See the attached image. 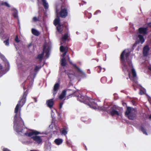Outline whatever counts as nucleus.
<instances>
[{
    "instance_id": "obj_1",
    "label": "nucleus",
    "mask_w": 151,
    "mask_h": 151,
    "mask_svg": "<svg viewBox=\"0 0 151 151\" xmlns=\"http://www.w3.org/2000/svg\"><path fill=\"white\" fill-rule=\"evenodd\" d=\"M130 52L128 49L124 50L121 55L123 70L126 75L129 76L131 81L137 83L136 73L129 58Z\"/></svg>"
},
{
    "instance_id": "obj_2",
    "label": "nucleus",
    "mask_w": 151,
    "mask_h": 151,
    "mask_svg": "<svg viewBox=\"0 0 151 151\" xmlns=\"http://www.w3.org/2000/svg\"><path fill=\"white\" fill-rule=\"evenodd\" d=\"M27 94V93L24 92V96L25 95V96L19 101L14 111L15 114L14 117V130L19 134H20L21 132L23 133L22 130L24 127V121L20 117V111L21 108L25 103Z\"/></svg>"
},
{
    "instance_id": "obj_3",
    "label": "nucleus",
    "mask_w": 151,
    "mask_h": 151,
    "mask_svg": "<svg viewBox=\"0 0 151 151\" xmlns=\"http://www.w3.org/2000/svg\"><path fill=\"white\" fill-rule=\"evenodd\" d=\"M77 99L81 102L86 104L93 109H98L99 110L106 111L108 113L110 114L112 116H119L121 115V113L116 111L113 106H110L107 108L99 106L94 102L93 100L87 96H84L81 94H80L77 97Z\"/></svg>"
},
{
    "instance_id": "obj_4",
    "label": "nucleus",
    "mask_w": 151,
    "mask_h": 151,
    "mask_svg": "<svg viewBox=\"0 0 151 151\" xmlns=\"http://www.w3.org/2000/svg\"><path fill=\"white\" fill-rule=\"evenodd\" d=\"M51 43L50 42L45 43L43 47V51L42 53L39 54L37 57V59L40 61L42 60L43 56V55L45 54V56L47 58H48L50 55V51L51 48Z\"/></svg>"
},
{
    "instance_id": "obj_5",
    "label": "nucleus",
    "mask_w": 151,
    "mask_h": 151,
    "mask_svg": "<svg viewBox=\"0 0 151 151\" xmlns=\"http://www.w3.org/2000/svg\"><path fill=\"white\" fill-rule=\"evenodd\" d=\"M147 27H142L138 29V32L140 34L138 35V38L142 44L145 42L144 36L147 34Z\"/></svg>"
},
{
    "instance_id": "obj_6",
    "label": "nucleus",
    "mask_w": 151,
    "mask_h": 151,
    "mask_svg": "<svg viewBox=\"0 0 151 151\" xmlns=\"http://www.w3.org/2000/svg\"><path fill=\"white\" fill-rule=\"evenodd\" d=\"M137 111L135 109L128 107L125 112V115L128 118L131 120H134L135 118Z\"/></svg>"
},
{
    "instance_id": "obj_7",
    "label": "nucleus",
    "mask_w": 151,
    "mask_h": 151,
    "mask_svg": "<svg viewBox=\"0 0 151 151\" xmlns=\"http://www.w3.org/2000/svg\"><path fill=\"white\" fill-rule=\"evenodd\" d=\"M60 50L61 52H64V53L61 55L63 58L61 60V65L62 66H65L66 64L65 56L68 52V48L67 47H64L61 45L60 47Z\"/></svg>"
},
{
    "instance_id": "obj_8",
    "label": "nucleus",
    "mask_w": 151,
    "mask_h": 151,
    "mask_svg": "<svg viewBox=\"0 0 151 151\" xmlns=\"http://www.w3.org/2000/svg\"><path fill=\"white\" fill-rule=\"evenodd\" d=\"M68 60L70 63L73 64L74 66L75 70L82 77H86V74L81 69L77 67L75 64H73L72 62L70 60V58L69 56H68Z\"/></svg>"
},
{
    "instance_id": "obj_9",
    "label": "nucleus",
    "mask_w": 151,
    "mask_h": 151,
    "mask_svg": "<svg viewBox=\"0 0 151 151\" xmlns=\"http://www.w3.org/2000/svg\"><path fill=\"white\" fill-rule=\"evenodd\" d=\"M54 24L56 27L58 31L59 32H62L63 30V26L60 23V20L59 18L55 19L54 21Z\"/></svg>"
},
{
    "instance_id": "obj_10",
    "label": "nucleus",
    "mask_w": 151,
    "mask_h": 151,
    "mask_svg": "<svg viewBox=\"0 0 151 151\" xmlns=\"http://www.w3.org/2000/svg\"><path fill=\"white\" fill-rule=\"evenodd\" d=\"M140 129L143 132V133L145 134L146 135H148V134L150 133V132L151 130V127L149 125L148 126L146 127L145 129H146V130L147 131V132H146L145 130V128L143 127L142 126H141L140 127Z\"/></svg>"
},
{
    "instance_id": "obj_11",
    "label": "nucleus",
    "mask_w": 151,
    "mask_h": 151,
    "mask_svg": "<svg viewBox=\"0 0 151 151\" xmlns=\"http://www.w3.org/2000/svg\"><path fill=\"white\" fill-rule=\"evenodd\" d=\"M0 37L2 39L9 38V35L7 34H4V31L3 28L0 29Z\"/></svg>"
},
{
    "instance_id": "obj_12",
    "label": "nucleus",
    "mask_w": 151,
    "mask_h": 151,
    "mask_svg": "<svg viewBox=\"0 0 151 151\" xmlns=\"http://www.w3.org/2000/svg\"><path fill=\"white\" fill-rule=\"evenodd\" d=\"M1 58L3 60V61L5 62V65L6 67V72H7L8 71L9 69V64L4 56L1 55Z\"/></svg>"
},
{
    "instance_id": "obj_13",
    "label": "nucleus",
    "mask_w": 151,
    "mask_h": 151,
    "mask_svg": "<svg viewBox=\"0 0 151 151\" xmlns=\"http://www.w3.org/2000/svg\"><path fill=\"white\" fill-rule=\"evenodd\" d=\"M25 135L30 137L34 134L37 135L40 134V132L36 130H32V132H27L24 133Z\"/></svg>"
},
{
    "instance_id": "obj_14",
    "label": "nucleus",
    "mask_w": 151,
    "mask_h": 151,
    "mask_svg": "<svg viewBox=\"0 0 151 151\" xmlns=\"http://www.w3.org/2000/svg\"><path fill=\"white\" fill-rule=\"evenodd\" d=\"M32 138L38 144H40L42 141V139L41 137L39 136H35L32 137Z\"/></svg>"
},
{
    "instance_id": "obj_15",
    "label": "nucleus",
    "mask_w": 151,
    "mask_h": 151,
    "mask_svg": "<svg viewBox=\"0 0 151 151\" xmlns=\"http://www.w3.org/2000/svg\"><path fill=\"white\" fill-rule=\"evenodd\" d=\"M69 35V33L68 32H67L64 35H63L62 37V40L61 41V45L63 44V43L65 42Z\"/></svg>"
},
{
    "instance_id": "obj_16",
    "label": "nucleus",
    "mask_w": 151,
    "mask_h": 151,
    "mask_svg": "<svg viewBox=\"0 0 151 151\" xmlns=\"http://www.w3.org/2000/svg\"><path fill=\"white\" fill-rule=\"evenodd\" d=\"M68 15V12L67 9L64 8H62L60 12V15L62 17L65 18Z\"/></svg>"
},
{
    "instance_id": "obj_17",
    "label": "nucleus",
    "mask_w": 151,
    "mask_h": 151,
    "mask_svg": "<svg viewBox=\"0 0 151 151\" xmlns=\"http://www.w3.org/2000/svg\"><path fill=\"white\" fill-rule=\"evenodd\" d=\"M46 103L47 106L50 108H51L54 104V101L53 99L48 100L46 101Z\"/></svg>"
},
{
    "instance_id": "obj_18",
    "label": "nucleus",
    "mask_w": 151,
    "mask_h": 151,
    "mask_svg": "<svg viewBox=\"0 0 151 151\" xmlns=\"http://www.w3.org/2000/svg\"><path fill=\"white\" fill-rule=\"evenodd\" d=\"M150 50V48L148 46H145L143 49V54L145 56H147L148 54V52Z\"/></svg>"
},
{
    "instance_id": "obj_19",
    "label": "nucleus",
    "mask_w": 151,
    "mask_h": 151,
    "mask_svg": "<svg viewBox=\"0 0 151 151\" xmlns=\"http://www.w3.org/2000/svg\"><path fill=\"white\" fill-rule=\"evenodd\" d=\"M68 77L70 78H72L75 76H77V74L71 71H69L67 73Z\"/></svg>"
},
{
    "instance_id": "obj_20",
    "label": "nucleus",
    "mask_w": 151,
    "mask_h": 151,
    "mask_svg": "<svg viewBox=\"0 0 151 151\" xmlns=\"http://www.w3.org/2000/svg\"><path fill=\"white\" fill-rule=\"evenodd\" d=\"M66 95V91L65 90L63 91L59 97V99L60 100L62 99L65 97Z\"/></svg>"
},
{
    "instance_id": "obj_21",
    "label": "nucleus",
    "mask_w": 151,
    "mask_h": 151,
    "mask_svg": "<svg viewBox=\"0 0 151 151\" xmlns=\"http://www.w3.org/2000/svg\"><path fill=\"white\" fill-rule=\"evenodd\" d=\"M63 140L61 139H55L54 142L55 144L58 145H59L62 143Z\"/></svg>"
},
{
    "instance_id": "obj_22",
    "label": "nucleus",
    "mask_w": 151,
    "mask_h": 151,
    "mask_svg": "<svg viewBox=\"0 0 151 151\" xmlns=\"http://www.w3.org/2000/svg\"><path fill=\"white\" fill-rule=\"evenodd\" d=\"M32 32L33 35L36 36H38L40 34L39 31L34 29H32Z\"/></svg>"
},
{
    "instance_id": "obj_23",
    "label": "nucleus",
    "mask_w": 151,
    "mask_h": 151,
    "mask_svg": "<svg viewBox=\"0 0 151 151\" xmlns=\"http://www.w3.org/2000/svg\"><path fill=\"white\" fill-rule=\"evenodd\" d=\"M43 5L45 9H47L49 7V5L46 0H42Z\"/></svg>"
},
{
    "instance_id": "obj_24",
    "label": "nucleus",
    "mask_w": 151,
    "mask_h": 151,
    "mask_svg": "<svg viewBox=\"0 0 151 151\" xmlns=\"http://www.w3.org/2000/svg\"><path fill=\"white\" fill-rule=\"evenodd\" d=\"M12 10L13 11V15L15 18L17 19L18 18V12L17 10L14 8H13Z\"/></svg>"
},
{
    "instance_id": "obj_25",
    "label": "nucleus",
    "mask_w": 151,
    "mask_h": 151,
    "mask_svg": "<svg viewBox=\"0 0 151 151\" xmlns=\"http://www.w3.org/2000/svg\"><path fill=\"white\" fill-rule=\"evenodd\" d=\"M59 86H60V85H59V83H56L55 85L54 86L53 90H54V93H53V95H55L56 94V92H55H55L58 89V88Z\"/></svg>"
},
{
    "instance_id": "obj_26",
    "label": "nucleus",
    "mask_w": 151,
    "mask_h": 151,
    "mask_svg": "<svg viewBox=\"0 0 151 151\" xmlns=\"http://www.w3.org/2000/svg\"><path fill=\"white\" fill-rule=\"evenodd\" d=\"M97 70L98 72L99 73H100L101 71H102L103 72H104L105 70V69H104V68H102L100 66H99L97 67Z\"/></svg>"
},
{
    "instance_id": "obj_27",
    "label": "nucleus",
    "mask_w": 151,
    "mask_h": 151,
    "mask_svg": "<svg viewBox=\"0 0 151 151\" xmlns=\"http://www.w3.org/2000/svg\"><path fill=\"white\" fill-rule=\"evenodd\" d=\"M101 81L102 83H105L107 81V79L106 77H103L101 79Z\"/></svg>"
},
{
    "instance_id": "obj_28",
    "label": "nucleus",
    "mask_w": 151,
    "mask_h": 151,
    "mask_svg": "<svg viewBox=\"0 0 151 151\" xmlns=\"http://www.w3.org/2000/svg\"><path fill=\"white\" fill-rule=\"evenodd\" d=\"M60 131L63 134L65 135L67 134L68 131L66 130V129L64 128H63L62 130Z\"/></svg>"
},
{
    "instance_id": "obj_29",
    "label": "nucleus",
    "mask_w": 151,
    "mask_h": 151,
    "mask_svg": "<svg viewBox=\"0 0 151 151\" xmlns=\"http://www.w3.org/2000/svg\"><path fill=\"white\" fill-rule=\"evenodd\" d=\"M1 4L2 5H4L8 7H10V5L6 2H2Z\"/></svg>"
},
{
    "instance_id": "obj_30",
    "label": "nucleus",
    "mask_w": 151,
    "mask_h": 151,
    "mask_svg": "<svg viewBox=\"0 0 151 151\" xmlns=\"http://www.w3.org/2000/svg\"><path fill=\"white\" fill-rule=\"evenodd\" d=\"M41 68V66H36L34 69L35 72H37Z\"/></svg>"
},
{
    "instance_id": "obj_31",
    "label": "nucleus",
    "mask_w": 151,
    "mask_h": 151,
    "mask_svg": "<svg viewBox=\"0 0 151 151\" xmlns=\"http://www.w3.org/2000/svg\"><path fill=\"white\" fill-rule=\"evenodd\" d=\"M4 43L5 45L6 46H9V39L8 38L6 40H5L4 41Z\"/></svg>"
},
{
    "instance_id": "obj_32",
    "label": "nucleus",
    "mask_w": 151,
    "mask_h": 151,
    "mask_svg": "<svg viewBox=\"0 0 151 151\" xmlns=\"http://www.w3.org/2000/svg\"><path fill=\"white\" fill-rule=\"evenodd\" d=\"M32 21L34 22H36L39 21V18H37L36 17H34L32 18Z\"/></svg>"
},
{
    "instance_id": "obj_33",
    "label": "nucleus",
    "mask_w": 151,
    "mask_h": 151,
    "mask_svg": "<svg viewBox=\"0 0 151 151\" xmlns=\"http://www.w3.org/2000/svg\"><path fill=\"white\" fill-rule=\"evenodd\" d=\"M146 92V90L145 89L141 90L139 92V94L141 95H143Z\"/></svg>"
},
{
    "instance_id": "obj_34",
    "label": "nucleus",
    "mask_w": 151,
    "mask_h": 151,
    "mask_svg": "<svg viewBox=\"0 0 151 151\" xmlns=\"http://www.w3.org/2000/svg\"><path fill=\"white\" fill-rule=\"evenodd\" d=\"M15 40V41L17 42H19V40L17 36H16Z\"/></svg>"
},
{
    "instance_id": "obj_35",
    "label": "nucleus",
    "mask_w": 151,
    "mask_h": 151,
    "mask_svg": "<svg viewBox=\"0 0 151 151\" xmlns=\"http://www.w3.org/2000/svg\"><path fill=\"white\" fill-rule=\"evenodd\" d=\"M63 104V102H60V104H59V109H61L62 107V106Z\"/></svg>"
},
{
    "instance_id": "obj_36",
    "label": "nucleus",
    "mask_w": 151,
    "mask_h": 151,
    "mask_svg": "<svg viewBox=\"0 0 151 151\" xmlns=\"http://www.w3.org/2000/svg\"><path fill=\"white\" fill-rule=\"evenodd\" d=\"M51 116H52V119H54V113L53 112L52 110H51Z\"/></svg>"
},
{
    "instance_id": "obj_37",
    "label": "nucleus",
    "mask_w": 151,
    "mask_h": 151,
    "mask_svg": "<svg viewBox=\"0 0 151 151\" xmlns=\"http://www.w3.org/2000/svg\"><path fill=\"white\" fill-rule=\"evenodd\" d=\"M5 73H4L2 71H1V72H0V77L2 76Z\"/></svg>"
},
{
    "instance_id": "obj_38",
    "label": "nucleus",
    "mask_w": 151,
    "mask_h": 151,
    "mask_svg": "<svg viewBox=\"0 0 151 151\" xmlns=\"http://www.w3.org/2000/svg\"><path fill=\"white\" fill-rule=\"evenodd\" d=\"M147 99H148V101L150 103V104H151V98L149 96H148Z\"/></svg>"
},
{
    "instance_id": "obj_39",
    "label": "nucleus",
    "mask_w": 151,
    "mask_h": 151,
    "mask_svg": "<svg viewBox=\"0 0 151 151\" xmlns=\"http://www.w3.org/2000/svg\"><path fill=\"white\" fill-rule=\"evenodd\" d=\"M100 12L101 11L99 10H98L94 14L95 15L97 14L98 13H100Z\"/></svg>"
},
{
    "instance_id": "obj_40",
    "label": "nucleus",
    "mask_w": 151,
    "mask_h": 151,
    "mask_svg": "<svg viewBox=\"0 0 151 151\" xmlns=\"http://www.w3.org/2000/svg\"><path fill=\"white\" fill-rule=\"evenodd\" d=\"M23 89H24V93H23V96L22 97V98H24L25 97V96L26 95H24V92H26L27 93V91H25V88H24V87L23 88Z\"/></svg>"
},
{
    "instance_id": "obj_41",
    "label": "nucleus",
    "mask_w": 151,
    "mask_h": 151,
    "mask_svg": "<svg viewBox=\"0 0 151 151\" xmlns=\"http://www.w3.org/2000/svg\"><path fill=\"white\" fill-rule=\"evenodd\" d=\"M86 2L83 1L81 3H80V5H83L84 4H86Z\"/></svg>"
},
{
    "instance_id": "obj_42",
    "label": "nucleus",
    "mask_w": 151,
    "mask_h": 151,
    "mask_svg": "<svg viewBox=\"0 0 151 151\" xmlns=\"http://www.w3.org/2000/svg\"><path fill=\"white\" fill-rule=\"evenodd\" d=\"M3 151H10L7 148H4L3 149Z\"/></svg>"
},
{
    "instance_id": "obj_43",
    "label": "nucleus",
    "mask_w": 151,
    "mask_h": 151,
    "mask_svg": "<svg viewBox=\"0 0 151 151\" xmlns=\"http://www.w3.org/2000/svg\"><path fill=\"white\" fill-rule=\"evenodd\" d=\"M56 13L58 14L59 13V10L57 8L56 9Z\"/></svg>"
},
{
    "instance_id": "obj_44",
    "label": "nucleus",
    "mask_w": 151,
    "mask_h": 151,
    "mask_svg": "<svg viewBox=\"0 0 151 151\" xmlns=\"http://www.w3.org/2000/svg\"><path fill=\"white\" fill-rule=\"evenodd\" d=\"M137 42H136L133 45V47H135L136 45H137Z\"/></svg>"
},
{
    "instance_id": "obj_45",
    "label": "nucleus",
    "mask_w": 151,
    "mask_h": 151,
    "mask_svg": "<svg viewBox=\"0 0 151 151\" xmlns=\"http://www.w3.org/2000/svg\"><path fill=\"white\" fill-rule=\"evenodd\" d=\"M148 69L151 71V65L148 66Z\"/></svg>"
},
{
    "instance_id": "obj_46",
    "label": "nucleus",
    "mask_w": 151,
    "mask_h": 151,
    "mask_svg": "<svg viewBox=\"0 0 151 151\" xmlns=\"http://www.w3.org/2000/svg\"><path fill=\"white\" fill-rule=\"evenodd\" d=\"M3 68L2 66L0 64V70H1Z\"/></svg>"
},
{
    "instance_id": "obj_47",
    "label": "nucleus",
    "mask_w": 151,
    "mask_h": 151,
    "mask_svg": "<svg viewBox=\"0 0 151 151\" xmlns=\"http://www.w3.org/2000/svg\"><path fill=\"white\" fill-rule=\"evenodd\" d=\"M55 129L57 130H58L59 129H60L59 128V127H55Z\"/></svg>"
},
{
    "instance_id": "obj_48",
    "label": "nucleus",
    "mask_w": 151,
    "mask_h": 151,
    "mask_svg": "<svg viewBox=\"0 0 151 151\" xmlns=\"http://www.w3.org/2000/svg\"><path fill=\"white\" fill-rule=\"evenodd\" d=\"M87 72L88 73H90V70H88L87 71Z\"/></svg>"
},
{
    "instance_id": "obj_49",
    "label": "nucleus",
    "mask_w": 151,
    "mask_h": 151,
    "mask_svg": "<svg viewBox=\"0 0 151 151\" xmlns=\"http://www.w3.org/2000/svg\"><path fill=\"white\" fill-rule=\"evenodd\" d=\"M148 25L149 26L151 27V22L149 23L148 24Z\"/></svg>"
},
{
    "instance_id": "obj_50",
    "label": "nucleus",
    "mask_w": 151,
    "mask_h": 151,
    "mask_svg": "<svg viewBox=\"0 0 151 151\" xmlns=\"http://www.w3.org/2000/svg\"><path fill=\"white\" fill-rule=\"evenodd\" d=\"M101 44V42H99V43H98V46L99 47V45L100 44Z\"/></svg>"
},
{
    "instance_id": "obj_51",
    "label": "nucleus",
    "mask_w": 151,
    "mask_h": 151,
    "mask_svg": "<svg viewBox=\"0 0 151 151\" xmlns=\"http://www.w3.org/2000/svg\"><path fill=\"white\" fill-rule=\"evenodd\" d=\"M149 118L150 119H151V114L150 115Z\"/></svg>"
},
{
    "instance_id": "obj_52",
    "label": "nucleus",
    "mask_w": 151,
    "mask_h": 151,
    "mask_svg": "<svg viewBox=\"0 0 151 151\" xmlns=\"http://www.w3.org/2000/svg\"><path fill=\"white\" fill-rule=\"evenodd\" d=\"M76 33V34H77V35H78L79 34V33L78 32H77Z\"/></svg>"
},
{
    "instance_id": "obj_53",
    "label": "nucleus",
    "mask_w": 151,
    "mask_h": 151,
    "mask_svg": "<svg viewBox=\"0 0 151 151\" xmlns=\"http://www.w3.org/2000/svg\"><path fill=\"white\" fill-rule=\"evenodd\" d=\"M31 151H37L36 150H31Z\"/></svg>"
},
{
    "instance_id": "obj_54",
    "label": "nucleus",
    "mask_w": 151,
    "mask_h": 151,
    "mask_svg": "<svg viewBox=\"0 0 151 151\" xmlns=\"http://www.w3.org/2000/svg\"><path fill=\"white\" fill-rule=\"evenodd\" d=\"M34 99L35 100V102H36V101H37V100L36 99Z\"/></svg>"
},
{
    "instance_id": "obj_55",
    "label": "nucleus",
    "mask_w": 151,
    "mask_h": 151,
    "mask_svg": "<svg viewBox=\"0 0 151 151\" xmlns=\"http://www.w3.org/2000/svg\"><path fill=\"white\" fill-rule=\"evenodd\" d=\"M112 78H111V82H112Z\"/></svg>"
},
{
    "instance_id": "obj_56",
    "label": "nucleus",
    "mask_w": 151,
    "mask_h": 151,
    "mask_svg": "<svg viewBox=\"0 0 151 151\" xmlns=\"http://www.w3.org/2000/svg\"><path fill=\"white\" fill-rule=\"evenodd\" d=\"M52 125V124L50 125V127H51V126Z\"/></svg>"
},
{
    "instance_id": "obj_57",
    "label": "nucleus",
    "mask_w": 151,
    "mask_h": 151,
    "mask_svg": "<svg viewBox=\"0 0 151 151\" xmlns=\"http://www.w3.org/2000/svg\"><path fill=\"white\" fill-rule=\"evenodd\" d=\"M83 118H81V120H83Z\"/></svg>"
},
{
    "instance_id": "obj_58",
    "label": "nucleus",
    "mask_w": 151,
    "mask_h": 151,
    "mask_svg": "<svg viewBox=\"0 0 151 151\" xmlns=\"http://www.w3.org/2000/svg\"><path fill=\"white\" fill-rule=\"evenodd\" d=\"M132 102L133 103L134 102V101H132Z\"/></svg>"
},
{
    "instance_id": "obj_59",
    "label": "nucleus",
    "mask_w": 151,
    "mask_h": 151,
    "mask_svg": "<svg viewBox=\"0 0 151 151\" xmlns=\"http://www.w3.org/2000/svg\"><path fill=\"white\" fill-rule=\"evenodd\" d=\"M127 79H128V78H127Z\"/></svg>"
},
{
    "instance_id": "obj_60",
    "label": "nucleus",
    "mask_w": 151,
    "mask_h": 151,
    "mask_svg": "<svg viewBox=\"0 0 151 151\" xmlns=\"http://www.w3.org/2000/svg\"><path fill=\"white\" fill-rule=\"evenodd\" d=\"M67 143H68V141H67Z\"/></svg>"
},
{
    "instance_id": "obj_61",
    "label": "nucleus",
    "mask_w": 151,
    "mask_h": 151,
    "mask_svg": "<svg viewBox=\"0 0 151 151\" xmlns=\"http://www.w3.org/2000/svg\"><path fill=\"white\" fill-rule=\"evenodd\" d=\"M91 17H88V18H90Z\"/></svg>"
}]
</instances>
